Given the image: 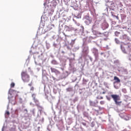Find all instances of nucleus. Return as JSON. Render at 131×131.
I'll list each match as a JSON object with an SVG mask.
<instances>
[{
	"instance_id": "1",
	"label": "nucleus",
	"mask_w": 131,
	"mask_h": 131,
	"mask_svg": "<svg viewBox=\"0 0 131 131\" xmlns=\"http://www.w3.org/2000/svg\"><path fill=\"white\" fill-rule=\"evenodd\" d=\"M121 49L124 54H128L131 56V45L123 43L121 45Z\"/></svg>"
},
{
	"instance_id": "2",
	"label": "nucleus",
	"mask_w": 131,
	"mask_h": 131,
	"mask_svg": "<svg viewBox=\"0 0 131 131\" xmlns=\"http://www.w3.org/2000/svg\"><path fill=\"white\" fill-rule=\"evenodd\" d=\"M21 78L25 82H28L30 79L29 75L27 74V72H22L21 73Z\"/></svg>"
},
{
	"instance_id": "3",
	"label": "nucleus",
	"mask_w": 131,
	"mask_h": 131,
	"mask_svg": "<svg viewBox=\"0 0 131 131\" xmlns=\"http://www.w3.org/2000/svg\"><path fill=\"white\" fill-rule=\"evenodd\" d=\"M112 98L113 99L114 102H115L116 105H120L121 104V101H120V96L119 95H111Z\"/></svg>"
},
{
	"instance_id": "4",
	"label": "nucleus",
	"mask_w": 131,
	"mask_h": 131,
	"mask_svg": "<svg viewBox=\"0 0 131 131\" xmlns=\"http://www.w3.org/2000/svg\"><path fill=\"white\" fill-rule=\"evenodd\" d=\"M19 92H17L16 91H15L14 90L10 89L9 91V94L10 95L9 97H17L18 96V93Z\"/></svg>"
},
{
	"instance_id": "5",
	"label": "nucleus",
	"mask_w": 131,
	"mask_h": 131,
	"mask_svg": "<svg viewBox=\"0 0 131 131\" xmlns=\"http://www.w3.org/2000/svg\"><path fill=\"white\" fill-rule=\"evenodd\" d=\"M8 99L9 102L12 104V105H16V97L14 96H9Z\"/></svg>"
},
{
	"instance_id": "6",
	"label": "nucleus",
	"mask_w": 131,
	"mask_h": 131,
	"mask_svg": "<svg viewBox=\"0 0 131 131\" xmlns=\"http://www.w3.org/2000/svg\"><path fill=\"white\" fill-rule=\"evenodd\" d=\"M93 33L94 35L97 36V37H100V36L102 35V34H104L103 33H101L100 32H99V31H96V30L93 31Z\"/></svg>"
},
{
	"instance_id": "7",
	"label": "nucleus",
	"mask_w": 131,
	"mask_h": 131,
	"mask_svg": "<svg viewBox=\"0 0 131 131\" xmlns=\"http://www.w3.org/2000/svg\"><path fill=\"white\" fill-rule=\"evenodd\" d=\"M108 27H109V25L108 24V23L106 22H104L102 23L101 28L103 30L107 29Z\"/></svg>"
},
{
	"instance_id": "8",
	"label": "nucleus",
	"mask_w": 131,
	"mask_h": 131,
	"mask_svg": "<svg viewBox=\"0 0 131 131\" xmlns=\"http://www.w3.org/2000/svg\"><path fill=\"white\" fill-rule=\"evenodd\" d=\"M33 100L34 103H35L36 106L37 107V108H40V109L42 108V107H41V106H40V105L39 104V101H38V100L36 99V98H34Z\"/></svg>"
},
{
	"instance_id": "9",
	"label": "nucleus",
	"mask_w": 131,
	"mask_h": 131,
	"mask_svg": "<svg viewBox=\"0 0 131 131\" xmlns=\"http://www.w3.org/2000/svg\"><path fill=\"white\" fill-rule=\"evenodd\" d=\"M51 72L55 73V74H60V71L55 68H51Z\"/></svg>"
},
{
	"instance_id": "10",
	"label": "nucleus",
	"mask_w": 131,
	"mask_h": 131,
	"mask_svg": "<svg viewBox=\"0 0 131 131\" xmlns=\"http://www.w3.org/2000/svg\"><path fill=\"white\" fill-rule=\"evenodd\" d=\"M114 85L115 89H118L120 88V82H114Z\"/></svg>"
},
{
	"instance_id": "11",
	"label": "nucleus",
	"mask_w": 131,
	"mask_h": 131,
	"mask_svg": "<svg viewBox=\"0 0 131 131\" xmlns=\"http://www.w3.org/2000/svg\"><path fill=\"white\" fill-rule=\"evenodd\" d=\"M99 93L100 95H104V94H106V91H105V90H104L103 89H101L99 90Z\"/></svg>"
},
{
	"instance_id": "12",
	"label": "nucleus",
	"mask_w": 131,
	"mask_h": 131,
	"mask_svg": "<svg viewBox=\"0 0 131 131\" xmlns=\"http://www.w3.org/2000/svg\"><path fill=\"white\" fill-rule=\"evenodd\" d=\"M90 105L93 107H97V104L95 103V102L92 101H90Z\"/></svg>"
},
{
	"instance_id": "13",
	"label": "nucleus",
	"mask_w": 131,
	"mask_h": 131,
	"mask_svg": "<svg viewBox=\"0 0 131 131\" xmlns=\"http://www.w3.org/2000/svg\"><path fill=\"white\" fill-rule=\"evenodd\" d=\"M122 74L127 75V74H128V72H127V69H124L122 71Z\"/></svg>"
},
{
	"instance_id": "14",
	"label": "nucleus",
	"mask_w": 131,
	"mask_h": 131,
	"mask_svg": "<svg viewBox=\"0 0 131 131\" xmlns=\"http://www.w3.org/2000/svg\"><path fill=\"white\" fill-rule=\"evenodd\" d=\"M121 38L122 39H127L128 38V36H127V35L124 34L121 37Z\"/></svg>"
},
{
	"instance_id": "15",
	"label": "nucleus",
	"mask_w": 131,
	"mask_h": 131,
	"mask_svg": "<svg viewBox=\"0 0 131 131\" xmlns=\"http://www.w3.org/2000/svg\"><path fill=\"white\" fill-rule=\"evenodd\" d=\"M73 45H74V41H72L71 43H70L71 47L69 46L67 47L68 50H71V48L73 47Z\"/></svg>"
},
{
	"instance_id": "16",
	"label": "nucleus",
	"mask_w": 131,
	"mask_h": 131,
	"mask_svg": "<svg viewBox=\"0 0 131 131\" xmlns=\"http://www.w3.org/2000/svg\"><path fill=\"white\" fill-rule=\"evenodd\" d=\"M114 80H115V81H116V82H119L120 81V79H119V78L117 77L116 76L114 77Z\"/></svg>"
},
{
	"instance_id": "17",
	"label": "nucleus",
	"mask_w": 131,
	"mask_h": 131,
	"mask_svg": "<svg viewBox=\"0 0 131 131\" xmlns=\"http://www.w3.org/2000/svg\"><path fill=\"white\" fill-rule=\"evenodd\" d=\"M67 92H73V89L72 88H68L67 89Z\"/></svg>"
},
{
	"instance_id": "18",
	"label": "nucleus",
	"mask_w": 131,
	"mask_h": 131,
	"mask_svg": "<svg viewBox=\"0 0 131 131\" xmlns=\"http://www.w3.org/2000/svg\"><path fill=\"white\" fill-rule=\"evenodd\" d=\"M91 20L89 19H86L85 21V23H87V24H91Z\"/></svg>"
},
{
	"instance_id": "19",
	"label": "nucleus",
	"mask_w": 131,
	"mask_h": 131,
	"mask_svg": "<svg viewBox=\"0 0 131 131\" xmlns=\"http://www.w3.org/2000/svg\"><path fill=\"white\" fill-rule=\"evenodd\" d=\"M115 40L118 45H119V43H120V41H119V40H118V39L115 38Z\"/></svg>"
},
{
	"instance_id": "20",
	"label": "nucleus",
	"mask_w": 131,
	"mask_h": 131,
	"mask_svg": "<svg viewBox=\"0 0 131 131\" xmlns=\"http://www.w3.org/2000/svg\"><path fill=\"white\" fill-rule=\"evenodd\" d=\"M100 103L101 105H104L105 104V101H101Z\"/></svg>"
},
{
	"instance_id": "21",
	"label": "nucleus",
	"mask_w": 131,
	"mask_h": 131,
	"mask_svg": "<svg viewBox=\"0 0 131 131\" xmlns=\"http://www.w3.org/2000/svg\"><path fill=\"white\" fill-rule=\"evenodd\" d=\"M15 86V83H11V88H14Z\"/></svg>"
},
{
	"instance_id": "22",
	"label": "nucleus",
	"mask_w": 131,
	"mask_h": 131,
	"mask_svg": "<svg viewBox=\"0 0 131 131\" xmlns=\"http://www.w3.org/2000/svg\"><path fill=\"white\" fill-rule=\"evenodd\" d=\"M50 78H51V80H52V79L53 80H55V79H56V78L53 76L51 77Z\"/></svg>"
},
{
	"instance_id": "23",
	"label": "nucleus",
	"mask_w": 131,
	"mask_h": 131,
	"mask_svg": "<svg viewBox=\"0 0 131 131\" xmlns=\"http://www.w3.org/2000/svg\"><path fill=\"white\" fill-rule=\"evenodd\" d=\"M5 114L6 115H10V112L9 111H6Z\"/></svg>"
},
{
	"instance_id": "24",
	"label": "nucleus",
	"mask_w": 131,
	"mask_h": 131,
	"mask_svg": "<svg viewBox=\"0 0 131 131\" xmlns=\"http://www.w3.org/2000/svg\"><path fill=\"white\" fill-rule=\"evenodd\" d=\"M32 97L33 98V100L35 99V94H33L32 95Z\"/></svg>"
},
{
	"instance_id": "25",
	"label": "nucleus",
	"mask_w": 131,
	"mask_h": 131,
	"mask_svg": "<svg viewBox=\"0 0 131 131\" xmlns=\"http://www.w3.org/2000/svg\"><path fill=\"white\" fill-rule=\"evenodd\" d=\"M82 125H84V126H86V123L84 122H82Z\"/></svg>"
},
{
	"instance_id": "26",
	"label": "nucleus",
	"mask_w": 131,
	"mask_h": 131,
	"mask_svg": "<svg viewBox=\"0 0 131 131\" xmlns=\"http://www.w3.org/2000/svg\"><path fill=\"white\" fill-rule=\"evenodd\" d=\"M30 91H32V92H33L34 91V88L31 87L30 89Z\"/></svg>"
},
{
	"instance_id": "27",
	"label": "nucleus",
	"mask_w": 131,
	"mask_h": 131,
	"mask_svg": "<svg viewBox=\"0 0 131 131\" xmlns=\"http://www.w3.org/2000/svg\"><path fill=\"white\" fill-rule=\"evenodd\" d=\"M97 99H98V100H102L103 99V97H100V98L97 97Z\"/></svg>"
},
{
	"instance_id": "28",
	"label": "nucleus",
	"mask_w": 131,
	"mask_h": 131,
	"mask_svg": "<svg viewBox=\"0 0 131 131\" xmlns=\"http://www.w3.org/2000/svg\"><path fill=\"white\" fill-rule=\"evenodd\" d=\"M120 33V32H116V33H115V34H116V35H117V34H119Z\"/></svg>"
},
{
	"instance_id": "29",
	"label": "nucleus",
	"mask_w": 131,
	"mask_h": 131,
	"mask_svg": "<svg viewBox=\"0 0 131 131\" xmlns=\"http://www.w3.org/2000/svg\"><path fill=\"white\" fill-rule=\"evenodd\" d=\"M93 28H96V25H94L93 26Z\"/></svg>"
},
{
	"instance_id": "30",
	"label": "nucleus",
	"mask_w": 131,
	"mask_h": 131,
	"mask_svg": "<svg viewBox=\"0 0 131 131\" xmlns=\"http://www.w3.org/2000/svg\"><path fill=\"white\" fill-rule=\"evenodd\" d=\"M129 60L130 61H131V56H130V57H129Z\"/></svg>"
},
{
	"instance_id": "31",
	"label": "nucleus",
	"mask_w": 131,
	"mask_h": 131,
	"mask_svg": "<svg viewBox=\"0 0 131 131\" xmlns=\"http://www.w3.org/2000/svg\"><path fill=\"white\" fill-rule=\"evenodd\" d=\"M29 85L30 86H31V85H32V84L30 83V84H29Z\"/></svg>"
},
{
	"instance_id": "32",
	"label": "nucleus",
	"mask_w": 131,
	"mask_h": 131,
	"mask_svg": "<svg viewBox=\"0 0 131 131\" xmlns=\"http://www.w3.org/2000/svg\"><path fill=\"white\" fill-rule=\"evenodd\" d=\"M107 89H109V86L108 85L106 86Z\"/></svg>"
},
{
	"instance_id": "33",
	"label": "nucleus",
	"mask_w": 131,
	"mask_h": 131,
	"mask_svg": "<svg viewBox=\"0 0 131 131\" xmlns=\"http://www.w3.org/2000/svg\"><path fill=\"white\" fill-rule=\"evenodd\" d=\"M66 27H67V28H68V26H66Z\"/></svg>"
},
{
	"instance_id": "34",
	"label": "nucleus",
	"mask_w": 131,
	"mask_h": 131,
	"mask_svg": "<svg viewBox=\"0 0 131 131\" xmlns=\"http://www.w3.org/2000/svg\"><path fill=\"white\" fill-rule=\"evenodd\" d=\"M101 55H103V53H101Z\"/></svg>"
},
{
	"instance_id": "35",
	"label": "nucleus",
	"mask_w": 131,
	"mask_h": 131,
	"mask_svg": "<svg viewBox=\"0 0 131 131\" xmlns=\"http://www.w3.org/2000/svg\"><path fill=\"white\" fill-rule=\"evenodd\" d=\"M106 84V83H104V85Z\"/></svg>"
}]
</instances>
